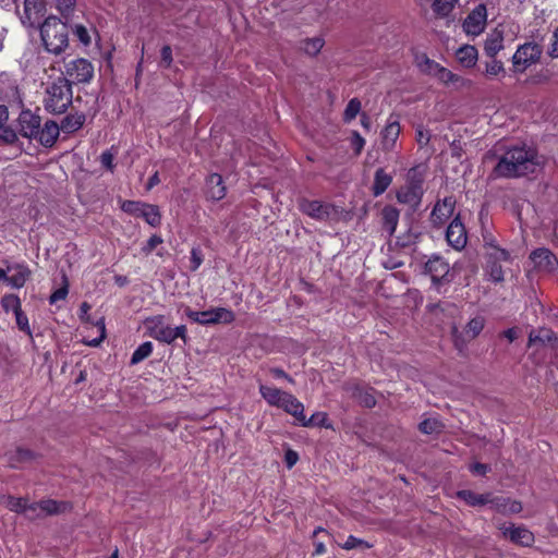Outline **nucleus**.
Segmentation results:
<instances>
[{"mask_svg": "<svg viewBox=\"0 0 558 558\" xmlns=\"http://www.w3.org/2000/svg\"><path fill=\"white\" fill-rule=\"evenodd\" d=\"M541 165L536 151L525 146L509 148L494 168L497 178H518L533 173Z\"/></svg>", "mask_w": 558, "mask_h": 558, "instance_id": "1", "label": "nucleus"}, {"mask_svg": "<svg viewBox=\"0 0 558 558\" xmlns=\"http://www.w3.org/2000/svg\"><path fill=\"white\" fill-rule=\"evenodd\" d=\"M40 37L46 50L54 54H60L69 46L68 26L57 16H48L44 21Z\"/></svg>", "mask_w": 558, "mask_h": 558, "instance_id": "2", "label": "nucleus"}, {"mask_svg": "<svg viewBox=\"0 0 558 558\" xmlns=\"http://www.w3.org/2000/svg\"><path fill=\"white\" fill-rule=\"evenodd\" d=\"M424 174L418 167L411 168L407 173V181L397 192V199L401 204L413 208L418 207L424 194Z\"/></svg>", "mask_w": 558, "mask_h": 558, "instance_id": "3", "label": "nucleus"}, {"mask_svg": "<svg viewBox=\"0 0 558 558\" xmlns=\"http://www.w3.org/2000/svg\"><path fill=\"white\" fill-rule=\"evenodd\" d=\"M72 102V89L64 78L53 82L46 92L45 107L52 113L64 112Z\"/></svg>", "mask_w": 558, "mask_h": 558, "instance_id": "4", "label": "nucleus"}, {"mask_svg": "<svg viewBox=\"0 0 558 558\" xmlns=\"http://www.w3.org/2000/svg\"><path fill=\"white\" fill-rule=\"evenodd\" d=\"M146 327L149 335L156 340L165 343H172L178 338L185 340L186 328L184 325L171 327L165 323L162 315H156L146 319Z\"/></svg>", "mask_w": 558, "mask_h": 558, "instance_id": "5", "label": "nucleus"}, {"mask_svg": "<svg viewBox=\"0 0 558 558\" xmlns=\"http://www.w3.org/2000/svg\"><path fill=\"white\" fill-rule=\"evenodd\" d=\"M184 315L193 323L199 325L230 324L234 320L233 312L225 307H215L198 312L185 306Z\"/></svg>", "mask_w": 558, "mask_h": 558, "instance_id": "6", "label": "nucleus"}, {"mask_svg": "<svg viewBox=\"0 0 558 558\" xmlns=\"http://www.w3.org/2000/svg\"><path fill=\"white\" fill-rule=\"evenodd\" d=\"M121 209L131 216L143 218L151 227H158L161 222L159 208L153 204L140 201H123Z\"/></svg>", "mask_w": 558, "mask_h": 558, "instance_id": "7", "label": "nucleus"}, {"mask_svg": "<svg viewBox=\"0 0 558 558\" xmlns=\"http://www.w3.org/2000/svg\"><path fill=\"white\" fill-rule=\"evenodd\" d=\"M300 210L318 221H328L337 217L336 206L316 199L302 198L299 201Z\"/></svg>", "mask_w": 558, "mask_h": 558, "instance_id": "8", "label": "nucleus"}, {"mask_svg": "<svg viewBox=\"0 0 558 558\" xmlns=\"http://www.w3.org/2000/svg\"><path fill=\"white\" fill-rule=\"evenodd\" d=\"M542 56V48L535 43H525L518 47L512 56L514 72L523 73L531 65L538 62Z\"/></svg>", "mask_w": 558, "mask_h": 558, "instance_id": "9", "label": "nucleus"}, {"mask_svg": "<svg viewBox=\"0 0 558 558\" xmlns=\"http://www.w3.org/2000/svg\"><path fill=\"white\" fill-rule=\"evenodd\" d=\"M425 271L430 276L433 284L437 290L441 284L448 283L453 279L449 263L437 255L426 262Z\"/></svg>", "mask_w": 558, "mask_h": 558, "instance_id": "10", "label": "nucleus"}, {"mask_svg": "<svg viewBox=\"0 0 558 558\" xmlns=\"http://www.w3.org/2000/svg\"><path fill=\"white\" fill-rule=\"evenodd\" d=\"M487 23V10L485 4L476 5L465 17L463 22V31L469 36H478L481 35Z\"/></svg>", "mask_w": 558, "mask_h": 558, "instance_id": "11", "label": "nucleus"}, {"mask_svg": "<svg viewBox=\"0 0 558 558\" xmlns=\"http://www.w3.org/2000/svg\"><path fill=\"white\" fill-rule=\"evenodd\" d=\"M90 308H92V306L87 302H83L80 306L78 317H80L81 322H83L85 324H89L97 329L98 336L90 340L86 339L85 343L90 347H98L102 342V340L106 338L105 318L100 317L97 320H93V318L89 314Z\"/></svg>", "mask_w": 558, "mask_h": 558, "instance_id": "12", "label": "nucleus"}, {"mask_svg": "<svg viewBox=\"0 0 558 558\" xmlns=\"http://www.w3.org/2000/svg\"><path fill=\"white\" fill-rule=\"evenodd\" d=\"M66 73L76 83H87L93 77L94 66L88 60L80 58L68 63Z\"/></svg>", "mask_w": 558, "mask_h": 558, "instance_id": "13", "label": "nucleus"}, {"mask_svg": "<svg viewBox=\"0 0 558 558\" xmlns=\"http://www.w3.org/2000/svg\"><path fill=\"white\" fill-rule=\"evenodd\" d=\"M45 4L43 0H24L21 22L25 26L33 27L44 15Z\"/></svg>", "mask_w": 558, "mask_h": 558, "instance_id": "14", "label": "nucleus"}, {"mask_svg": "<svg viewBox=\"0 0 558 558\" xmlns=\"http://www.w3.org/2000/svg\"><path fill=\"white\" fill-rule=\"evenodd\" d=\"M40 126L39 116L33 113L31 110H23L19 116L20 132L24 137L34 138L38 133Z\"/></svg>", "mask_w": 558, "mask_h": 558, "instance_id": "15", "label": "nucleus"}, {"mask_svg": "<svg viewBox=\"0 0 558 558\" xmlns=\"http://www.w3.org/2000/svg\"><path fill=\"white\" fill-rule=\"evenodd\" d=\"M0 504L16 513H24L28 519H34L33 512L37 511L35 504H28L24 498L13 496L0 497Z\"/></svg>", "mask_w": 558, "mask_h": 558, "instance_id": "16", "label": "nucleus"}, {"mask_svg": "<svg viewBox=\"0 0 558 558\" xmlns=\"http://www.w3.org/2000/svg\"><path fill=\"white\" fill-rule=\"evenodd\" d=\"M504 31L498 26L492 29L484 41V52L489 58H495L501 50H504L505 45Z\"/></svg>", "mask_w": 558, "mask_h": 558, "instance_id": "17", "label": "nucleus"}, {"mask_svg": "<svg viewBox=\"0 0 558 558\" xmlns=\"http://www.w3.org/2000/svg\"><path fill=\"white\" fill-rule=\"evenodd\" d=\"M489 257L494 259L489 262L487 266L489 278L495 282H500L504 280V271L497 262L508 260L509 254L505 250L494 246L489 253Z\"/></svg>", "mask_w": 558, "mask_h": 558, "instance_id": "18", "label": "nucleus"}, {"mask_svg": "<svg viewBox=\"0 0 558 558\" xmlns=\"http://www.w3.org/2000/svg\"><path fill=\"white\" fill-rule=\"evenodd\" d=\"M456 199L452 196L445 197L436 203L432 211V221L436 225H442L453 214Z\"/></svg>", "mask_w": 558, "mask_h": 558, "instance_id": "19", "label": "nucleus"}, {"mask_svg": "<svg viewBox=\"0 0 558 558\" xmlns=\"http://www.w3.org/2000/svg\"><path fill=\"white\" fill-rule=\"evenodd\" d=\"M446 238L448 243L457 248H462L466 243V233L462 222L456 218L447 228Z\"/></svg>", "mask_w": 558, "mask_h": 558, "instance_id": "20", "label": "nucleus"}, {"mask_svg": "<svg viewBox=\"0 0 558 558\" xmlns=\"http://www.w3.org/2000/svg\"><path fill=\"white\" fill-rule=\"evenodd\" d=\"M534 267L539 270L551 271L557 265L555 255L547 248H537L530 255Z\"/></svg>", "mask_w": 558, "mask_h": 558, "instance_id": "21", "label": "nucleus"}, {"mask_svg": "<svg viewBox=\"0 0 558 558\" xmlns=\"http://www.w3.org/2000/svg\"><path fill=\"white\" fill-rule=\"evenodd\" d=\"M8 284L13 289H21L31 277V269L24 264L8 266Z\"/></svg>", "mask_w": 558, "mask_h": 558, "instance_id": "22", "label": "nucleus"}, {"mask_svg": "<svg viewBox=\"0 0 558 558\" xmlns=\"http://www.w3.org/2000/svg\"><path fill=\"white\" fill-rule=\"evenodd\" d=\"M401 132L400 123L397 120H389L381 131V146L385 151L392 150Z\"/></svg>", "mask_w": 558, "mask_h": 558, "instance_id": "23", "label": "nucleus"}, {"mask_svg": "<svg viewBox=\"0 0 558 558\" xmlns=\"http://www.w3.org/2000/svg\"><path fill=\"white\" fill-rule=\"evenodd\" d=\"M500 530L505 537L510 538L514 543L527 546L533 542L532 533L525 527L510 524L504 525Z\"/></svg>", "mask_w": 558, "mask_h": 558, "instance_id": "24", "label": "nucleus"}, {"mask_svg": "<svg viewBox=\"0 0 558 558\" xmlns=\"http://www.w3.org/2000/svg\"><path fill=\"white\" fill-rule=\"evenodd\" d=\"M59 132V125L53 121H48L43 128H38V133L34 136V140H37L46 147H50L56 143Z\"/></svg>", "mask_w": 558, "mask_h": 558, "instance_id": "25", "label": "nucleus"}, {"mask_svg": "<svg viewBox=\"0 0 558 558\" xmlns=\"http://www.w3.org/2000/svg\"><path fill=\"white\" fill-rule=\"evenodd\" d=\"M207 196L213 201H220L226 196L227 187L218 173H211L206 181Z\"/></svg>", "mask_w": 558, "mask_h": 558, "instance_id": "26", "label": "nucleus"}, {"mask_svg": "<svg viewBox=\"0 0 558 558\" xmlns=\"http://www.w3.org/2000/svg\"><path fill=\"white\" fill-rule=\"evenodd\" d=\"M539 344H551L553 347L558 345V338L554 333L553 330L547 328H541L538 330H533L529 336V345L533 347Z\"/></svg>", "mask_w": 558, "mask_h": 558, "instance_id": "27", "label": "nucleus"}, {"mask_svg": "<svg viewBox=\"0 0 558 558\" xmlns=\"http://www.w3.org/2000/svg\"><path fill=\"white\" fill-rule=\"evenodd\" d=\"M278 408L291 414L298 422L303 420L304 405L289 392L283 397Z\"/></svg>", "mask_w": 558, "mask_h": 558, "instance_id": "28", "label": "nucleus"}, {"mask_svg": "<svg viewBox=\"0 0 558 558\" xmlns=\"http://www.w3.org/2000/svg\"><path fill=\"white\" fill-rule=\"evenodd\" d=\"M459 63L464 68H473L478 59V51L475 46L463 45L456 51Z\"/></svg>", "mask_w": 558, "mask_h": 558, "instance_id": "29", "label": "nucleus"}, {"mask_svg": "<svg viewBox=\"0 0 558 558\" xmlns=\"http://www.w3.org/2000/svg\"><path fill=\"white\" fill-rule=\"evenodd\" d=\"M415 64L421 72L434 78L437 77L440 68L442 66L436 61L429 59L425 53H417L415 56Z\"/></svg>", "mask_w": 558, "mask_h": 558, "instance_id": "30", "label": "nucleus"}, {"mask_svg": "<svg viewBox=\"0 0 558 558\" xmlns=\"http://www.w3.org/2000/svg\"><path fill=\"white\" fill-rule=\"evenodd\" d=\"M381 216L384 229L388 232L389 235H392L399 222V210L392 206H386L381 211Z\"/></svg>", "mask_w": 558, "mask_h": 558, "instance_id": "31", "label": "nucleus"}, {"mask_svg": "<svg viewBox=\"0 0 558 558\" xmlns=\"http://www.w3.org/2000/svg\"><path fill=\"white\" fill-rule=\"evenodd\" d=\"M259 392L269 405L277 408L281 403L283 397L288 393L287 391L267 385H260Z\"/></svg>", "mask_w": 558, "mask_h": 558, "instance_id": "32", "label": "nucleus"}, {"mask_svg": "<svg viewBox=\"0 0 558 558\" xmlns=\"http://www.w3.org/2000/svg\"><path fill=\"white\" fill-rule=\"evenodd\" d=\"M392 177L387 173L383 168H379L376 170L374 175V183H373V194L374 196L381 195L391 184Z\"/></svg>", "mask_w": 558, "mask_h": 558, "instance_id": "33", "label": "nucleus"}, {"mask_svg": "<svg viewBox=\"0 0 558 558\" xmlns=\"http://www.w3.org/2000/svg\"><path fill=\"white\" fill-rule=\"evenodd\" d=\"M72 33L74 37L85 47L92 44L93 35L96 34V29L93 26H85L83 24H74L72 26Z\"/></svg>", "mask_w": 558, "mask_h": 558, "instance_id": "34", "label": "nucleus"}, {"mask_svg": "<svg viewBox=\"0 0 558 558\" xmlns=\"http://www.w3.org/2000/svg\"><path fill=\"white\" fill-rule=\"evenodd\" d=\"M436 80L447 86L461 87L465 85V81L461 76L444 66L440 68Z\"/></svg>", "mask_w": 558, "mask_h": 558, "instance_id": "35", "label": "nucleus"}, {"mask_svg": "<svg viewBox=\"0 0 558 558\" xmlns=\"http://www.w3.org/2000/svg\"><path fill=\"white\" fill-rule=\"evenodd\" d=\"M485 326V319L482 316H476L472 318L464 329V337L466 340H472L476 338Z\"/></svg>", "mask_w": 558, "mask_h": 558, "instance_id": "36", "label": "nucleus"}, {"mask_svg": "<svg viewBox=\"0 0 558 558\" xmlns=\"http://www.w3.org/2000/svg\"><path fill=\"white\" fill-rule=\"evenodd\" d=\"M37 506V511L33 512L34 518L39 517L41 514H53L58 513L64 507L62 504H58L54 500L48 499L44 500L39 504H35Z\"/></svg>", "mask_w": 558, "mask_h": 558, "instance_id": "37", "label": "nucleus"}, {"mask_svg": "<svg viewBox=\"0 0 558 558\" xmlns=\"http://www.w3.org/2000/svg\"><path fill=\"white\" fill-rule=\"evenodd\" d=\"M85 117L83 114H72L63 119L61 129L66 133L77 131L84 124Z\"/></svg>", "mask_w": 558, "mask_h": 558, "instance_id": "38", "label": "nucleus"}, {"mask_svg": "<svg viewBox=\"0 0 558 558\" xmlns=\"http://www.w3.org/2000/svg\"><path fill=\"white\" fill-rule=\"evenodd\" d=\"M1 93L11 106L17 108L23 106L22 96L16 84H10L8 87L2 88Z\"/></svg>", "mask_w": 558, "mask_h": 558, "instance_id": "39", "label": "nucleus"}, {"mask_svg": "<svg viewBox=\"0 0 558 558\" xmlns=\"http://www.w3.org/2000/svg\"><path fill=\"white\" fill-rule=\"evenodd\" d=\"M458 497L464 500L468 505L480 506L485 505L488 501V496L476 495L471 490H460Z\"/></svg>", "mask_w": 558, "mask_h": 558, "instance_id": "40", "label": "nucleus"}, {"mask_svg": "<svg viewBox=\"0 0 558 558\" xmlns=\"http://www.w3.org/2000/svg\"><path fill=\"white\" fill-rule=\"evenodd\" d=\"M490 59L492 60L486 62V64H485L486 76H488L489 78H494V77H497L500 75L504 76L506 71H505V66H504L502 62L497 60L496 57L490 58Z\"/></svg>", "mask_w": 558, "mask_h": 558, "instance_id": "41", "label": "nucleus"}, {"mask_svg": "<svg viewBox=\"0 0 558 558\" xmlns=\"http://www.w3.org/2000/svg\"><path fill=\"white\" fill-rule=\"evenodd\" d=\"M153 352V343L150 341L143 342L132 354L131 363L137 364L148 357Z\"/></svg>", "mask_w": 558, "mask_h": 558, "instance_id": "42", "label": "nucleus"}, {"mask_svg": "<svg viewBox=\"0 0 558 558\" xmlns=\"http://www.w3.org/2000/svg\"><path fill=\"white\" fill-rule=\"evenodd\" d=\"M324 47L322 37L307 38L303 41L302 49L310 56H316Z\"/></svg>", "mask_w": 558, "mask_h": 558, "instance_id": "43", "label": "nucleus"}, {"mask_svg": "<svg viewBox=\"0 0 558 558\" xmlns=\"http://www.w3.org/2000/svg\"><path fill=\"white\" fill-rule=\"evenodd\" d=\"M327 415L324 412H316L310 418H306L303 413V420L299 421V424L304 427L310 426H326Z\"/></svg>", "mask_w": 558, "mask_h": 558, "instance_id": "44", "label": "nucleus"}, {"mask_svg": "<svg viewBox=\"0 0 558 558\" xmlns=\"http://www.w3.org/2000/svg\"><path fill=\"white\" fill-rule=\"evenodd\" d=\"M1 306L5 312L12 311L16 313L21 310V301L15 294H5L1 299Z\"/></svg>", "mask_w": 558, "mask_h": 558, "instance_id": "45", "label": "nucleus"}, {"mask_svg": "<svg viewBox=\"0 0 558 558\" xmlns=\"http://www.w3.org/2000/svg\"><path fill=\"white\" fill-rule=\"evenodd\" d=\"M457 2L458 0H435L433 9L437 14L446 16L452 11Z\"/></svg>", "mask_w": 558, "mask_h": 558, "instance_id": "46", "label": "nucleus"}, {"mask_svg": "<svg viewBox=\"0 0 558 558\" xmlns=\"http://www.w3.org/2000/svg\"><path fill=\"white\" fill-rule=\"evenodd\" d=\"M441 428V424L437 418H426L420 424V429L424 434L438 433Z\"/></svg>", "mask_w": 558, "mask_h": 558, "instance_id": "47", "label": "nucleus"}, {"mask_svg": "<svg viewBox=\"0 0 558 558\" xmlns=\"http://www.w3.org/2000/svg\"><path fill=\"white\" fill-rule=\"evenodd\" d=\"M360 110L361 102L356 98L351 99L344 110V120L347 122L352 121L359 114Z\"/></svg>", "mask_w": 558, "mask_h": 558, "instance_id": "48", "label": "nucleus"}, {"mask_svg": "<svg viewBox=\"0 0 558 558\" xmlns=\"http://www.w3.org/2000/svg\"><path fill=\"white\" fill-rule=\"evenodd\" d=\"M32 458L31 451L26 449H17L14 457L10 459L12 468H17L22 462H25Z\"/></svg>", "mask_w": 558, "mask_h": 558, "instance_id": "49", "label": "nucleus"}, {"mask_svg": "<svg viewBox=\"0 0 558 558\" xmlns=\"http://www.w3.org/2000/svg\"><path fill=\"white\" fill-rule=\"evenodd\" d=\"M76 0H57V9L59 12L68 16L74 9Z\"/></svg>", "mask_w": 558, "mask_h": 558, "instance_id": "50", "label": "nucleus"}, {"mask_svg": "<svg viewBox=\"0 0 558 558\" xmlns=\"http://www.w3.org/2000/svg\"><path fill=\"white\" fill-rule=\"evenodd\" d=\"M203 263V253L198 247H193L191 251V269L197 270Z\"/></svg>", "mask_w": 558, "mask_h": 558, "instance_id": "51", "label": "nucleus"}, {"mask_svg": "<svg viewBox=\"0 0 558 558\" xmlns=\"http://www.w3.org/2000/svg\"><path fill=\"white\" fill-rule=\"evenodd\" d=\"M163 242L162 238L158 234L151 235L145 246L143 247V252L148 255L150 254L159 244Z\"/></svg>", "mask_w": 558, "mask_h": 558, "instance_id": "52", "label": "nucleus"}, {"mask_svg": "<svg viewBox=\"0 0 558 558\" xmlns=\"http://www.w3.org/2000/svg\"><path fill=\"white\" fill-rule=\"evenodd\" d=\"M360 546H364V547H369V545L364 542L363 539H360L353 535H350L347 541L344 542V544L342 545V547L347 550H350V549H353V548H356V547H360Z\"/></svg>", "mask_w": 558, "mask_h": 558, "instance_id": "53", "label": "nucleus"}, {"mask_svg": "<svg viewBox=\"0 0 558 558\" xmlns=\"http://www.w3.org/2000/svg\"><path fill=\"white\" fill-rule=\"evenodd\" d=\"M113 159H114V154L111 150H106L100 156V162H101L102 167H105L107 170H109L111 172L114 169Z\"/></svg>", "mask_w": 558, "mask_h": 558, "instance_id": "54", "label": "nucleus"}, {"mask_svg": "<svg viewBox=\"0 0 558 558\" xmlns=\"http://www.w3.org/2000/svg\"><path fill=\"white\" fill-rule=\"evenodd\" d=\"M351 145L354 148L355 154L359 155L364 148L365 140L360 135L359 132L354 131L352 132Z\"/></svg>", "mask_w": 558, "mask_h": 558, "instance_id": "55", "label": "nucleus"}, {"mask_svg": "<svg viewBox=\"0 0 558 558\" xmlns=\"http://www.w3.org/2000/svg\"><path fill=\"white\" fill-rule=\"evenodd\" d=\"M15 314L16 325L19 328L23 331H26L27 333H31L29 331V325H28V318L27 316L22 312V308L19 310Z\"/></svg>", "mask_w": 558, "mask_h": 558, "instance_id": "56", "label": "nucleus"}, {"mask_svg": "<svg viewBox=\"0 0 558 558\" xmlns=\"http://www.w3.org/2000/svg\"><path fill=\"white\" fill-rule=\"evenodd\" d=\"M172 63V49L170 46H165L161 49V65L169 68Z\"/></svg>", "mask_w": 558, "mask_h": 558, "instance_id": "57", "label": "nucleus"}, {"mask_svg": "<svg viewBox=\"0 0 558 558\" xmlns=\"http://www.w3.org/2000/svg\"><path fill=\"white\" fill-rule=\"evenodd\" d=\"M548 52L550 57L558 58V27L555 29L550 38Z\"/></svg>", "mask_w": 558, "mask_h": 558, "instance_id": "58", "label": "nucleus"}, {"mask_svg": "<svg viewBox=\"0 0 558 558\" xmlns=\"http://www.w3.org/2000/svg\"><path fill=\"white\" fill-rule=\"evenodd\" d=\"M68 295V288L66 287H62V288H59L58 290H56L51 295H50V303L53 304L58 301H61V300H64Z\"/></svg>", "mask_w": 558, "mask_h": 558, "instance_id": "59", "label": "nucleus"}, {"mask_svg": "<svg viewBox=\"0 0 558 558\" xmlns=\"http://www.w3.org/2000/svg\"><path fill=\"white\" fill-rule=\"evenodd\" d=\"M430 135L427 130L424 129H417L416 131V141L420 146H425L429 142Z\"/></svg>", "mask_w": 558, "mask_h": 558, "instance_id": "60", "label": "nucleus"}, {"mask_svg": "<svg viewBox=\"0 0 558 558\" xmlns=\"http://www.w3.org/2000/svg\"><path fill=\"white\" fill-rule=\"evenodd\" d=\"M299 460V454L293 450H287L284 454V461L289 469L295 465Z\"/></svg>", "mask_w": 558, "mask_h": 558, "instance_id": "61", "label": "nucleus"}, {"mask_svg": "<svg viewBox=\"0 0 558 558\" xmlns=\"http://www.w3.org/2000/svg\"><path fill=\"white\" fill-rule=\"evenodd\" d=\"M487 470H488V466L483 463H474L470 466V471L477 475L486 474Z\"/></svg>", "mask_w": 558, "mask_h": 558, "instance_id": "62", "label": "nucleus"}, {"mask_svg": "<svg viewBox=\"0 0 558 558\" xmlns=\"http://www.w3.org/2000/svg\"><path fill=\"white\" fill-rule=\"evenodd\" d=\"M361 402L367 408H372L376 404L374 396L368 392H365L363 398L361 397Z\"/></svg>", "mask_w": 558, "mask_h": 558, "instance_id": "63", "label": "nucleus"}, {"mask_svg": "<svg viewBox=\"0 0 558 558\" xmlns=\"http://www.w3.org/2000/svg\"><path fill=\"white\" fill-rule=\"evenodd\" d=\"M160 183L159 174L158 172H155L147 182V190H151L154 186L158 185Z\"/></svg>", "mask_w": 558, "mask_h": 558, "instance_id": "64", "label": "nucleus"}]
</instances>
